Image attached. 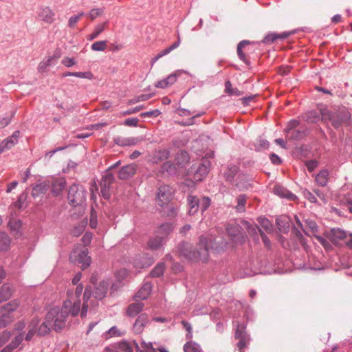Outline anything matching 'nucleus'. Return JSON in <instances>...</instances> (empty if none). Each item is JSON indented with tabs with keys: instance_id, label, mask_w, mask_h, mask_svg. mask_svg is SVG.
<instances>
[{
	"instance_id": "f257e3e1",
	"label": "nucleus",
	"mask_w": 352,
	"mask_h": 352,
	"mask_svg": "<svg viewBox=\"0 0 352 352\" xmlns=\"http://www.w3.org/2000/svg\"><path fill=\"white\" fill-rule=\"evenodd\" d=\"M198 251H195L192 245L188 243H184L179 248V254L187 260L191 261L206 262L208 258L209 250H218L216 239L212 236H201L199 241Z\"/></svg>"
},
{
	"instance_id": "f03ea898",
	"label": "nucleus",
	"mask_w": 352,
	"mask_h": 352,
	"mask_svg": "<svg viewBox=\"0 0 352 352\" xmlns=\"http://www.w3.org/2000/svg\"><path fill=\"white\" fill-rule=\"evenodd\" d=\"M71 301H65L61 308L58 306L51 308L45 318L52 324V329L56 332L60 331L66 325L67 318L69 314V307Z\"/></svg>"
},
{
	"instance_id": "7ed1b4c3",
	"label": "nucleus",
	"mask_w": 352,
	"mask_h": 352,
	"mask_svg": "<svg viewBox=\"0 0 352 352\" xmlns=\"http://www.w3.org/2000/svg\"><path fill=\"white\" fill-rule=\"evenodd\" d=\"M19 301L13 300L0 308V329L5 328L18 317Z\"/></svg>"
},
{
	"instance_id": "20e7f679",
	"label": "nucleus",
	"mask_w": 352,
	"mask_h": 352,
	"mask_svg": "<svg viewBox=\"0 0 352 352\" xmlns=\"http://www.w3.org/2000/svg\"><path fill=\"white\" fill-rule=\"evenodd\" d=\"M87 191L84 186L73 184L68 190L67 200L72 207L82 206L86 201Z\"/></svg>"
},
{
	"instance_id": "39448f33",
	"label": "nucleus",
	"mask_w": 352,
	"mask_h": 352,
	"mask_svg": "<svg viewBox=\"0 0 352 352\" xmlns=\"http://www.w3.org/2000/svg\"><path fill=\"white\" fill-rule=\"evenodd\" d=\"M322 120H329L334 128H339L341 124L349 118V113L346 111L331 112L327 109H320Z\"/></svg>"
},
{
	"instance_id": "423d86ee",
	"label": "nucleus",
	"mask_w": 352,
	"mask_h": 352,
	"mask_svg": "<svg viewBox=\"0 0 352 352\" xmlns=\"http://www.w3.org/2000/svg\"><path fill=\"white\" fill-rule=\"evenodd\" d=\"M174 190L168 185H162L158 188L157 192V201L162 207L168 205L173 199Z\"/></svg>"
},
{
	"instance_id": "0eeeda50",
	"label": "nucleus",
	"mask_w": 352,
	"mask_h": 352,
	"mask_svg": "<svg viewBox=\"0 0 352 352\" xmlns=\"http://www.w3.org/2000/svg\"><path fill=\"white\" fill-rule=\"evenodd\" d=\"M226 231L235 245L242 244L245 242V235L239 225H228Z\"/></svg>"
},
{
	"instance_id": "6e6552de",
	"label": "nucleus",
	"mask_w": 352,
	"mask_h": 352,
	"mask_svg": "<svg viewBox=\"0 0 352 352\" xmlns=\"http://www.w3.org/2000/svg\"><path fill=\"white\" fill-rule=\"evenodd\" d=\"M234 338L239 340L236 347L239 352H245V349L248 347L250 344V336L246 333L243 329H237L234 333Z\"/></svg>"
},
{
	"instance_id": "1a4fd4ad",
	"label": "nucleus",
	"mask_w": 352,
	"mask_h": 352,
	"mask_svg": "<svg viewBox=\"0 0 352 352\" xmlns=\"http://www.w3.org/2000/svg\"><path fill=\"white\" fill-rule=\"evenodd\" d=\"M210 163L208 160H204L194 173L193 179L197 182L201 181L209 171Z\"/></svg>"
},
{
	"instance_id": "9d476101",
	"label": "nucleus",
	"mask_w": 352,
	"mask_h": 352,
	"mask_svg": "<svg viewBox=\"0 0 352 352\" xmlns=\"http://www.w3.org/2000/svg\"><path fill=\"white\" fill-rule=\"evenodd\" d=\"M109 283L108 281L102 280L98 285L95 287L93 296L96 299L102 300L107 293Z\"/></svg>"
},
{
	"instance_id": "9b49d317",
	"label": "nucleus",
	"mask_w": 352,
	"mask_h": 352,
	"mask_svg": "<svg viewBox=\"0 0 352 352\" xmlns=\"http://www.w3.org/2000/svg\"><path fill=\"white\" fill-rule=\"evenodd\" d=\"M51 188V182L50 181H45L43 182L36 184L32 190V196L34 197H38L41 195H44Z\"/></svg>"
},
{
	"instance_id": "f8f14e48",
	"label": "nucleus",
	"mask_w": 352,
	"mask_h": 352,
	"mask_svg": "<svg viewBox=\"0 0 352 352\" xmlns=\"http://www.w3.org/2000/svg\"><path fill=\"white\" fill-rule=\"evenodd\" d=\"M88 250L85 249L84 250L80 251L75 258V261L78 263H81L82 270H85L91 264V257L88 256Z\"/></svg>"
},
{
	"instance_id": "ddd939ff",
	"label": "nucleus",
	"mask_w": 352,
	"mask_h": 352,
	"mask_svg": "<svg viewBox=\"0 0 352 352\" xmlns=\"http://www.w3.org/2000/svg\"><path fill=\"white\" fill-rule=\"evenodd\" d=\"M66 186V181L65 179H59L51 183V190L52 193L54 196H58L60 195L63 189Z\"/></svg>"
},
{
	"instance_id": "4468645a",
	"label": "nucleus",
	"mask_w": 352,
	"mask_h": 352,
	"mask_svg": "<svg viewBox=\"0 0 352 352\" xmlns=\"http://www.w3.org/2000/svg\"><path fill=\"white\" fill-rule=\"evenodd\" d=\"M13 287L9 283L3 284L0 289V303L7 301L12 296Z\"/></svg>"
},
{
	"instance_id": "2eb2a0df",
	"label": "nucleus",
	"mask_w": 352,
	"mask_h": 352,
	"mask_svg": "<svg viewBox=\"0 0 352 352\" xmlns=\"http://www.w3.org/2000/svg\"><path fill=\"white\" fill-rule=\"evenodd\" d=\"M38 18L47 23H51L54 20V13L49 8V7H45L44 8H41L40 12H38Z\"/></svg>"
},
{
	"instance_id": "dca6fc26",
	"label": "nucleus",
	"mask_w": 352,
	"mask_h": 352,
	"mask_svg": "<svg viewBox=\"0 0 352 352\" xmlns=\"http://www.w3.org/2000/svg\"><path fill=\"white\" fill-rule=\"evenodd\" d=\"M292 32H283L280 34H276V33H271L267 34L263 42L265 43H274L277 41L278 40H280V41H283V40L288 37Z\"/></svg>"
},
{
	"instance_id": "f3484780",
	"label": "nucleus",
	"mask_w": 352,
	"mask_h": 352,
	"mask_svg": "<svg viewBox=\"0 0 352 352\" xmlns=\"http://www.w3.org/2000/svg\"><path fill=\"white\" fill-rule=\"evenodd\" d=\"M170 153L167 149H161L154 152L151 160L153 163H159L169 157Z\"/></svg>"
},
{
	"instance_id": "a211bd4d",
	"label": "nucleus",
	"mask_w": 352,
	"mask_h": 352,
	"mask_svg": "<svg viewBox=\"0 0 352 352\" xmlns=\"http://www.w3.org/2000/svg\"><path fill=\"white\" fill-rule=\"evenodd\" d=\"M274 192L276 195L280 196V197H285L289 200H295L296 199V196L286 188L280 186H275L274 188Z\"/></svg>"
},
{
	"instance_id": "6ab92c4d",
	"label": "nucleus",
	"mask_w": 352,
	"mask_h": 352,
	"mask_svg": "<svg viewBox=\"0 0 352 352\" xmlns=\"http://www.w3.org/2000/svg\"><path fill=\"white\" fill-rule=\"evenodd\" d=\"M152 285L149 283H144L135 295V298L140 300L146 299L151 294Z\"/></svg>"
},
{
	"instance_id": "aec40b11",
	"label": "nucleus",
	"mask_w": 352,
	"mask_h": 352,
	"mask_svg": "<svg viewBox=\"0 0 352 352\" xmlns=\"http://www.w3.org/2000/svg\"><path fill=\"white\" fill-rule=\"evenodd\" d=\"M148 322V316L145 314H140L138 318L135 320V322L133 324V327L135 328V331L138 333H141L145 324Z\"/></svg>"
},
{
	"instance_id": "412c9836",
	"label": "nucleus",
	"mask_w": 352,
	"mask_h": 352,
	"mask_svg": "<svg viewBox=\"0 0 352 352\" xmlns=\"http://www.w3.org/2000/svg\"><path fill=\"white\" fill-rule=\"evenodd\" d=\"M153 263V260L146 256H138L135 258V267L138 268H146Z\"/></svg>"
},
{
	"instance_id": "4be33fe9",
	"label": "nucleus",
	"mask_w": 352,
	"mask_h": 352,
	"mask_svg": "<svg viewBox=\"0 0 352 352\" xmlns=\"http://www.w3.org/2000/svg\"><path fill=\"white\" fill-rule=\"evenodd\" d=\"M250 177L245 174H239L236 179V186L241 189H247L250 186Z\"/></svg>"
},
{
	"instance_id": "5701e85b",
	"label": "nucleus",
	"mask_w": 352,
	"mask_h": 352,
	"mask_svg": "<svg viewBox=\"0 0 352 352\" xmlns=\"http://www.w3.org/2000/svg\"><path fill=\"white\" fill-rule=\"evenodd\" d=\"M188 203L189 206V214L192 215L197 213L199 208V199L196 196L190 195L188 197Z\"/></svg>"
},
{
	"instance_id": "b1692460",
	"label": "nucleus",
	"mask_w": 352,
	"mask_h": 352,
	"mask_svg": "<svg viewBox=\"0 0 352 352\" xmlns=\"http://www.w3.org/2000/svg\"><path fill=\"white\" fill-rule=\"evenodd\" d=\"M239 167L235 164H230L228 166L224 172V177L226 181L233 182L234 176L238 173Z\"/></svg>"
},
{
	"instance_id": "393cba45",
	"label": "nucleus",
	"mask_w": 352,
	"mask_h": 352,
	"mask_svg": "<svg viewBox=\"0 0 352 352\" xmlns=\"http://www.w3.org/2000/svg\"><path fill=\"white\" fill-rule=\"evenodd\" d=\"M173 230V226L171 223H166L158 227L156 233L164 239L165 236H168Z\"/></svg>"
},
{
	"instance_id": "a878e982",
	"label": "nucleus",
	"mask_w": 352,
	"mask_h": 352,
	"mask_svg": "<svg viewBox=\"0 0 352 352\" xmlns=\"http://www.w3.org/2000/svg\"><path fill=\"white\" fill-rule=\"evenodd\" d=\"M276 224L280 232H287L289 231L290 225L289 218L287 217H280L276 219Z\"/></svg>"
},
{
	"instance_id": "bb28decb",
	"label": "nucleus",
	"mask_w": 352,
	"mask_h": 352,
	"mask_svg": "<svg viewBox=\"0 0 352 352\" xmlns=\"http://www.w3.org/2000/svg\"><path fill=\"white\" fill-rule=\"evenodd\" d=\"M132 176V165L123 166L118 172V177L122 180H127Z\"/></svg>"
},
{
	"instance_id": "cd10ccee",
	"label": "nucleus",
	"mask_w": 352,
	"mask_h": 352,
	"mask_svg": "<svg viewBox=\"0 0 352 352\" xmlns=\"http://www.w3.org/2000/svg\"><path fill=\"white\" fill-rule=\"evenodd\" d=\"M247 229H248V232L250 234H253L254 232H256V230H258V232H260V234L261 236V238H262V240H263V242L265 246L267 248H270V246H271L270 240L268 239V237L263 233V232L261 229H259L258 228H254V226H248L247 227Z\"/></svg>"
},
{
	"instance_id": "c85d7f7f",
	"label": "nucleus",
	"mask_w": 352,
	"mask_h": 352,
	"mask_svg": "<svg viewBox=\"0 0 352 352\" xmlns=\"http://www.w3.org/2000/svg\"><path fill=\"white\" fill-rule=\"evenodd\" d=\"M8 225L10 226L11 232L15 236L17 237L19 235H20V229L22 226V223L20 220L14 219H10L8 223Z\"/></svg>"
},
{
	"instance_id": "c756f323",
	"label": "nucleus",
	"mask_w": 352,
	"mask_h": 352,
	"mask_svg": "<svg viewBox=\"0 0 352 352\" xmlns=\"http://www.w3.org/2000/svg\"><path fill=\"white\" fill-rule=\"evenodd\" d=\"M10 238L6 232H0V251H6L10 245Z\"/></svg>"
},
{
	"instance_id": "7c9ffc66",
	"label": "nucleus",
	"mask_w": 352,
	"mask_h": 352,
	"mask_svg": "<svg viewBox=\"0 0 352 352\" xmlns=\"http://www.w3.org/2000/svg\"><path fill=\"white\" fill-rule=\"evenodd\" d=\"M329 171L327 170H321L316 176V182L321 186H325L328 182Z\"/></svg>"
},
{
	"instance_id": "2f4dec72",
	"label": "nucleus",
	"mask_w": 352,
	"mask_h": 352,
	"mask_svg": "<svg viewBox=\"0 0 352 352\" xmlns=\"http://www.w3.org/2000/svg\"><path fill=\"white\" fill-rule=\"evenodd\" d=\"M331 240L333 243H336L339 240L344 239L347 236L346 232L340 228H333L331 230Z\"/></svg>"
},
{
	"instance_id": "473e14b6",
	"label": "nucleus",
	"mask_w": 352,
	"mask_h": 352,
	"mask_svg": "<svg viewBox=\"0 0 352 352\" xmlns=\"http://www.w3.org/2000/svg\"><path fill=\"white\" fill-rule=\"evenodd\" d=\"M52 324L50 323L45 318L44 322L41 324L38 329V335L41 336H45L48 334L51 330L52 329Z\"/></svg>"
},
{
	"instance_id": "72a5a7b5",
	"label": "nucleus",
	"mask_w": 352,
	"mask_h": 352,
	"mask_svg": "<svg viewBox=\"0 0 352 352\" xmlns=\"http://www.w3.org/2000/svg\"><path fill=\"white\" fill-rule=\"evenodd\" d=\"M175 160L179 165L184 166L190 160L189 155L184 151H179L176 156Z\"/></svg>"
},
{
	"instance_id": "f704fd0d",
	"label": "nucleus",
	"mask_w": 352,
	"mask_h": 352,
	"mask_svg": "<svg viewBox=\"0 0 352 352\" xmlns=\"http://www.w3.org/2000/svg\"><path fill=\"white\" fill-rule=\"evenodd\" d=\"M163 240L162 236L157 234L155 237L149 240L148 245L151 250H157L162 245Z\"/></svg>"
},
{
	"instance_id": "c9c22d12",
	"label": "nucleus",
	"mask_w": 352,
	"mask_h": 352,
	"mask_svg": "<svg viewBox=\"0 0 352 352\" xmlns=\"http://www.w3.org/2000/svg\"><path fill=\"white\" fill-rule=\"evenodd\" d=\"M307 227L305 229H303L304 232L307 235L314 234L318 231V226L316 223L312 220H307L306 221Z\"/></svg>"
},
{
	"instance_id": "e433bc0d",
	"label": "nucleus",
	"mask_w": 352,
	"mask_h": 352,
	"mask_svg": "<svg viewBox=\"0 0 352 352\" xmlns=\"http://www.w3.org/2000/svg\"><path fill=\"white\" fill-rule=\"evenodd\" d=\"M165 265L163 263H158L150 272L152 277H160L164 274Z\"/></svg>"
},
{
	"instance_id": "4c0bfd02",
	"label": "nucleus",
	"mask_w": 352,
	"mask_h": 352,
	"mask_svg": "<svg viewBox=\"0 0 352 352\" xmlns=\"http://www.w3.org/2000/svg\"><path fill=\"white\" fill-rule=\"evenodd\" d=\"M305 119L310 123H316L320 120V115L316 111H311L305 114Z\"/></svg>"
},
{
	"instance_id": "58836bf2",
	"label": "nucleus",
	"mask_w": 352,
	"mask_h": 352,
	"mask_svg": "<svg viewBox=\"0 0 352 352\" xmlns=\"http://www.w3.org/2000/svg\"><path fill=\"white\" fill-rule=\"evenodd\" d=\"M184 352H201L200 346L195 342H188L184 346Z\"/></svg>"
},
{
	"instance_id": "ea45409f",
	"label": "nucleus",
	"mask_w": 352,
	"mask_h": 352,
	"mask_svg": "<svg viewBox=\"0 0 352 352\" xmlns=\"http://www.w3.org/2000/svg\"><path fill=\"white\" fill-rule=\"evenodd\" d=\"M258 222L262 228L268 233L273 232V226L271 222L266 218L260 217Z\"/></svg>"
},
{
	"instance_id": "a19ab883",
	"label": "nucleus",
	"mask_w": 352,
	"mask_h": 352,
	"mask_svg": "<svg viewBox=\"0 0 352 352\" xmlns=\"http://www.w3.org/2000/svg\"><path fill=\"white\" fill-rule=\"evenodd\" d=\"M115 348L118 349L124 352H132V346L126 340H122L118 343L115 344Z\"/></svg>"
},
{
	"instance_id": "79ce46f5",
	"label": "nucleus",
	"mask_w": 352,
	"mask_h": 352,
	"mask_svg": "<svg viewBox=\"0 0 352 352\" xmlns=\"http://www.w3.org/2000/svg\"><path fill=\"white\" fill-rule=\"evenodd\" d=\"M16 143H14L13 140H12V138H8L5 140H3L0 145V153H2L6 150L11 148Z\"/></svg>"
},
{
	"instance_id": "37998d69",
	"label": "nucleus",
	"mask_w": 352,
	"mask_h": 352,
	"mask_svg": "<svg viewBox=\"0 0 352 352\" xmlns=\"http://www.w3.org/2000/svg\"><path fill=\"white\" fill-rule=\"evenodd\" d=\"M16 143H14L13 140H12V138H8L5 140H3L0 145V153H2L6 150L11 148Z\"/></svg>"
},
{
	"instance_id": "c03bdc74",
	"label": "nucleus",
	"mask_w": 352,
	"mask_h": 352,
	"mask_svg": "<svg viewBox=\"0 0 352 352\" xmlns=\"http://www.w3.org/2000/svg\"><path fill=\"white\" fill-rule=\"evenodd\" d=\"M15 111H12L8 114H6L5 117L0 118V129H3L8 126L13 116H14Z\"/></svg>"
},
{
	"instance_id": "a18cd8bd",
	"label": "nucleus",
	"mask_w": 352,
	"mask_h": 352,
	"mask_svg": "<svg viewBox=\"0 0 352 352\" xmlns=\"http://www.w3.org/2000/svg\"><path fill=\"white\" fill-rule=\"evenodd\" d=\"M245 204L246 197L243 195H240L237 199V206L236 207V210L240 212H244Z\"/></svg>"
},
{
	"instance_id": "49530a36",
	"label": "nucleus",
	"mask_w": 352,
	"mask_h": 352,
	"mask_svg": "<svg viewBox=\"0 0 352 352\" xmlns=\"http://www.w3.org/2000/svg\"><path fill=\"white\" fill-rule=\"evenodd\" d=\"M123 334L120 331V330L116 327H112L109 331L105 333L104 338L105 339H109L113 336H121Z\"/></svg>"
},
{
	"instance_id": "de8ad7c7",
	"label": "nucleus",
	"mask_w": 352,
	"mask_h": 352,
	"mask_svg": "<svg viewBox=\"0 0 352 352\" xmlns=\"http://www.w3.org/2000/svg\"><path fill=\"white\" fill-rule=\"evenodd\" d=\"M104 30L103 25H98L94 31L87 36V40L91 41L96 38Z\"/></svg>"
},
{
	"instance_id": "09e8293b",
	"label": "nucleus",
	"mask_w": 352,
	"mask_h": 352,
	"mask_svg": "<svg viewBox=\"0 0 352 352\" xmlns=\"http://www.w3.org/2000/svg\"><path fill=\"white\" fill-rule=\"evenodd\" d=\"M114 142L120 146H130L132 144V140L127 138L117 137L114 139Z\"/></svg>"
},
{
	"instance_id": "8fccbe9b",
	"label": "nucleus",
	"mask_w": 352,
	"mask_h": 352,
	"mask_svg": "<svg viewBox=\"0 0 352 352\" xmlns=\"http://www.w3.org/2000/svg\"><path fill=\"white\" fill-rule=\"evenodd\" d=\"M225 90L226 92L230 94V95H234V96H240L241 92L237 89H233L232 87V84L230 81H227L225 84Z\"/></svg>"
},
{
	"instance_id": "3c124183",
	"label": "nucleus",
	"mask_w": 352,
	"mask_h": 352,
	"mask_svg": "<svg viewBox=\"0 0 352 352\" xmlns=\"http://www.w3.org/2000/svg\"><path fill=\"white\" fill-rule=\"evenodd\" d=\"M182 73H186V72L184 71V70H177L175 73H173L172 74H170L166 78V80H167V82H168V85H171L173 83H175L176 80H177V77L180 76L181 74H182Z\"/></svg>"
},
{
	"instance_id": "603ef678",
	"label": "nucleus",
	"mask_w": 352,
	"mask_h": 352,
	"mask_svg": "<svg viewBox=\"0 0 352 352\" xmlns=\"http://www.w3.org/2000/svg\"><path fill=\"white\" fill-rule=\"evenodd\" d=\"M80 310V302L77 301L74 302L72 305H71L69 307V314L73 316H76L78 314Z\"/></svg>"
},
{
	"instance_id": "864d4df0",
	"label": "nucleus",
	"mask_w": 352,
	"mask_h": 352,
	"mask_svg": "<svg viewBox=\"0 0 352 352\" xmlns=\"http://www.w3.org/2000/svg\"><path fill=\"white\" fill-rule=\"evenodd\" d=\"M115 275H116V278H117L118 281L121 282L129 275V271L127 270H126L125 268H122V269L118 270L116 272Z\"/></svg>"
},
{
	"instance_id": "5fc2aeb1",
	"label": "nucleus",
	"mask_w": 352,
	"mask_h": 352,
	"mask_svg": "<svg viewBox=\"0 0 352 352\" xmlns=\"http://www.w3.org/2000/svg\"><path fill=\"white\" fill-rule=\"evenodd\" d=\"M12 336V333L10 331L5 330L0 334V346L3 345L8 341Z\"/></svg>"
},
{
	"instance_id": "6e6d98bb",
	"label": "nucleus",
	"mask_w": 352,
	"mask_h": 352,
	"mask_svg": "<svg viewBox=\"0 0 352 352\" xmlns=\"http://www.w3.org/2000/svg\"><path fill=\"white\" fill-rule=\"evenodd\" d=\"M144 349L140 350V349L138 346V344L133 342V347L134 346L135 347L137 352H155V349H153L151 344L144 343Z\"/></svg>"
},
{
	"instance_id": "4d7b16f0",
	"label": "nucleus",
	"mask_w": 352,
	"mask_h": 352,
	"mask_svg": "<svg viewBox=\"0 0 352 352\" xmlns=\"http://www.w3.org/2000/svg\"><path fill=\"white\" fill-rule=\"evenodd\" d=\"M83 15H84V12H82L79 13L78 15H74V16H71L68 21L69 27H70L72 28H74L75 25L77 23V22L78 21L80 18L81 16H82Z\"/></svg>"
},
{
	"instance_id": "13d9d810",
	"label": "nucleus",
	"mask_w": 352,
	"mask_h": 352,
	"mask_svg": "<svg viewBox=\"0 0 352 352\" xmlns=\"http://www.w3.org/2000/svg\"><path fill=\"white\" fill-rule=\"evenodd\" d=\"M210 205V199L208 197H203L202 199L199 200V207L202 212L205 211Z\"/></svg>"
},
{
	"instance_id": "bf43d9fd",
	"label": "nucleus",
	"mask_w": 352,
	"mask_h": 352,
	"mask_svg": "<svg viewBox=\"0 0 352 352\" xmlns=\"http://www.w3.org/2000/svg\"><path fill=\"white\" fill-rule=\"evenodd\" d=\"M176 46L177 45H171L168 48L162 51L155 58H153V61L155 62L157 59H159L160 57H162L163 56L166 55L167 54L170 52L172 50H173L175 48Z\"/></svg>"
},
{
	"instance_id": "052dcab7",
	"label": "nucleus",
	"mask_w": 352,
	"mask_h": 352,
	"mask_svg": "<svg viewBox=\"0 0 352 352\" xmlns=\"http://www.w3.org/2000/svg\"><path fill=\"white\" fill-rule=\"evenodd\" d=\"M166 206L168 210L166 215L169 217H175L177 213V208L172 204L169 205V204Z\"/></svg>"
},
{
	"instance_id": "680f3d73",
	"label": "nucleus",
	"mask_w": 352,
	"mask_h": 352,
	"mask_svg": "<svg viewBox=\"0 0 352 352\" xmlns=\"http://www.w3.org/2000/svg\"><path fill=\"white\" fill-rule=\"evenodd\" d=\"M303 195L311 203H316L317 202V199H316V196L314 194H312L309 190H305L303 191Z\"/></svg>"
},
{
	"instance_id": "e2e57ef3",
	"label": "nucleus",
	"mask_w": 352,
	"mask_h": 352,
	"mask_svg": "<svg viewBox=\"0 0 352 352\" xmlns=\"http://www.w3.org/2000/svg\"><path fill=\"white\" fill-rule=\"evenodd\" d=\"M91 294H93L91 287L90 285H87L85 287L83 294L84 302H87L90 299Z\"/></svg>"
},
{
	"instance_id": "0e129e2a",
	"label": "nucleus",
	"mask_w": 352,
	"mask_h": 352,
	"mask_svg": "<svg viewBox=\"0 0 352 352\" xmlns=\"http://www.w3.org/2000/svg\"><path fill=\"white\" fill-rule=\"evenodd\" d=\"M299 125V122L297 120H291L287 123L285 131L289 133L292 130L295 129Z\"/></svg>"
},
{
	"instance_id": "69168bd1",
	"label": "nucleus",
	"mask_w": 352,
	"mask_h": 352,
	"mask_svg": "<svg viewBox=\"0 0 352 352\" xmlns=\"http://www.w3.org/2000/svg\"><path fill=\"white\" fill-rule=\"evenodd\" d=\"M103 13L102 8H94L89 12V16L91 19H94L98 16L101 15Z\"/></svg>"
},
{
	"instance_id": "338daca9",
	"label": "nucleus",
	"mask_w": 352,
	"mask_h": 352,
	"mask_svg": "<svg viewBox=\"0 0 352 352\" xmlns=\"http://www.w3.org/2000/svg\"><path fill=\"white\" fill-rule=\"evenodd\" d=\"M61 62L62 64H63L65 66L67 67H70L76 64V62L75 61L74 58L69 57H65Z\"/></svg>"
},
{
	"instance_id": "774afa93",
	"label": "nucleus",
	"mask_w": 352,
	"mask_h": 352,
	"mask_svg": "<svg viewBox=\"0 0 352 352\" xmlns=\"http://www.w3.org/2000/svg\"><path fill=\"white\" fill-rule=\"evenodd\" d=\"M23 340V335L19 334L16 336L11 342V344L16 349L19 346V345L21 344V342Z\"/></svg>"
}]
</instances>
